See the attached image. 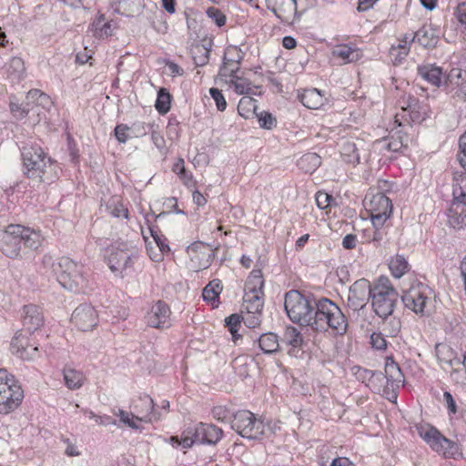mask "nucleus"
<instances>
[{
    "label": "nucleus",
    "instance_id": "nucleus-1",
    "mask_svg": "<svg viewBox=\"0 0 466 466\" xmlns=\"http://www.w3.org/2000/svg\"><path fill=\"white\" fill-rule=\"evenodd\" d=\"M315 311L310 327L317 331H330L333 335L342 336L349 328L348 318L332 300L321 298L314 302Z\"/></svg>",
    "mask_w": 466,
    "mask_h": 466
},
{
    "label": "nucleus",
    "instance_id": "nucleus-2",
    "mask_svg": "<svg viewBox=\"0 0 466 466\" xmlns=\"http://www.w3.org/2000/svg\"><path fill=\"white\" fill-rule=\"evenodd\" d=\"M24 173L36 182L50 183L53 180L54 165L43 148L36 144H25L21 151Z\"/></svg>",
    "mask_w": 466,
    "mask_h": 466
},
{
    "label": "nucleus",
    "instance_id": "nucleus-3",
    "mask_svg": "<svg viewBox=\"0 0 466 466\" xmlns=\"http://www.w3.org/2000/svg\"><path fill=\"white\" fill-rule=\"evenodd\" d=\"M43 263L45 265L51 264L57 281L65 289L77 292L83 291L86 288L87 281L84 276L83 266L71 258L62 257L55 263L52 261L51 256L45 255Z\"/></svg>",
    "mask_w": 466,
    "mask_h": 466
},
{
    "label": "nucleus",
    "instance_id": "nucleus-4",
    "mask_svg": "<svg viewBox=\"0 0 466 466\" xmlns=\"http://www.w3.org/2000/svg\"><path fill=\"white\" fill-rule=\"evenodd\" d=\"M399 294L386 277H380L372 284L371 306L377 316L386 319L392 315Z\"/></svg>",
    "mask_w": 466,
    "mask_h": 466
},
{
    "label": "nucleus",
    "instance_id": "nucleus-5",
    "mask_svg": "<svg viewBox=\"0 0 466 466\" xmlns=\"http://www.w3.org/2000/svg\"><path fill=\"white\" fill-rule=\"evenodd\" d=\"M318 299H309L299 291L292 289L286 293L284 307L289 319L302 326L311 325Z\"/></svg>",
    "mask_w": 466,
    "mask_h": 466
},
{
    "label": "nucleus",
    "instance_id": "nucleus-6",
    "mask_svg": "<svg viewBox=\"0 0 466 466\" xmlns=\"http://www.w3.org/2000/svg\"><path fill=\"white\" fill-rule=\"evenodd\" d=\"M223 436L222 429L208 423H198L194 428H187L179 439L177 436L170 438L173 444L182 446L184 449L190 448L194 443L217 444Z\"/></svg>",
    "mask_w": 466,
    "mask_h": 466
},
{
    "label": "nucleus",
    "instance_id": "nucleus-7",
    "mask_svg": "<svg viewBox=\"0 0 466 466\" xmlns=\"http://www.w3.org/2000/svg\"><path fill=\"white\" fill-rule=\"evenodd\" d=\"M24 390L15 377L0 369V414L15 411L22 403Z\"/></svg>",
    "mask_w": 466,
    "mask_h": 466
},
{
    "label": "nucleus",
    "instance_id": "nucleus-8",
    "mask_svg": "<svg viewBox=\"0 0 466 466\" xmlns=\"http://www.w3.org/2000/svg\"><path fill=\"white\" fill-rule=\"evenodd\" d=\"M432 290L424 283L416 282L403 291L401 300L405 308L420 316L430 315L432 309Z\"/></svg>",
    "mask_w": 466,
    "mask_h": 466
},
{
    "label": "nucleus",
    "instance_id": "nucleus-9",
    "mask_svg": "<svg viewBox=\"0 0 466 466\" xmlns=\"http://www.w3.org/2000/svg\"><path fill=\"white\" fill-rule=\"evenodd\" d=\"M416 431L431 450L443 457L451 458L458 453V445L442 435L437 428L420 423L416 425Z\"/></svg>",
    "mask_w": 466,
    "mask_h": 466
},
{
    "label": "nucleus",
    "instance_id": "nucleus-10",
    "mask_svg": "<svg viewBox=\"0 0 466 466\" xmlns=\"http://www.w3.org/2000/svg\"><path fill=\"white\" fill-rule=\"evenodd\" d=\"M231 428L241 437L257 440L266 434V426L249 410H238L233 416Z\"/></svg>",
    "mask_w": 466,
    "mask_h": 466
},
{
    "label": "nucleus",
    "instance_id": "nucleus-11",
    "mask_svg": "<svg viewBox=\"0 0 466 466\" xmlns=\"http://www.w3.org/2000/svg\"><path fill=\"white\" fill-rule=\"evenodd\" d=\"M366 209L370 214L372 225L384 226L392 213L391 200L383 193H377L364 199Z\"/></svg>",
    "mask_w": 466,
    "mask_h": 466
},
{
    "label": "nucleus",
    "instance_id": "nucleus-12",
    "mask_svg": "<svg viewBox=\"0 0 466 466\" xmlns=\"http://www.w3.org/2000/svg\"><path fill=\"white\" fill-rule=\"evenodd\" d=\"M22 238L21 225H8L0 232V250L10 258H18L22 248Z\"/></svg>",
    "mask_w": 466,
    "mask_h": 466
},
{
    "label": "nucleus",
    "instance_id": "nucleus-13",
    "mask_svg": "<svg viewBox=\"0 0 466 466\" xmlns=\"http://www.w3.org/2000/svg\"><path fill=\"white\" fill-rule=\"evenodd\" d=\"M399 105L403 113L402 117H409L412 123L420 124L428 117L430 111L428 105L420 102L414 96L403 95L399 99Z\"/></svg>",
    "mask_w": 466,
    "mask_h": 466
},
{
    "label": "nucleus",
    "instance_id": "nucleus-14",
    "mask_svg": "<svg viewBox=\"0 0 466 466\" xmlns=\"http://www.w3.org/2000/svg\"><path fill=\"white\" fill-rule=\"evenodd\" d=\"M187 252L190 258L191 268L195 271L209 268L215 258V251L211 247L201 241L192 243L187 247Z\"/></svg>",
    "mask_w": 466,
    "mask_h": 466
},
{
    "label": "nucleus",
    "instance_id": "nucleus-15",
    "mask_svg": "<svg viewBox=\"0 0 466 466\" xmlns=\"http://www.w3.org/2000/svg\"><path fill=\"white\" fill-rule=\"evenodd\" d=\"M170 314L168 305L162 300H157L147 312L145 320L151 328L167 329L171 326Z\"/></svg>",
    "mask_w": 466,
    "mask_h": 466
},
{
    "label": "nucleus",
    "instance_id": "nucleus-16",
    "mask_svg": "<svg viewBox=\"0 0 466 466\" xmlns=\"http://www.w3.org/2000/svg\"><path fill=\"white\" fill-rule=\"evenodd\" d=\"M372 284L365 279L356 280L350 288L348 306L358 310L365 306L366 301L371 298Z\"/></svg>",
    "mask_w": 466,
    "mask_h": 466
},
{
    "label": "nucleus",
    "instance_id": "nucleus-17",
    "mask_svg": "<svg viewBox=\"0 0 466 466\" xmlns=\"http://www.w3.org/2000/svg\"><path fill=\"white\" fill-rule=\"evenodd\" d=\"M267 8L281 22L292 24L298 15L297 0H265Z\"/></svg>",
    "mask_w": 466,
    "mask_h": 466
},
{
    "label": "nucleus",
    "instance_id": "nucleus-18",
    "mask_svg": "<svg viewBox=\"0 0 466 466\" xmlns=\"http://www.w3.org/2000/svg\"><path fill=\"white\" fill-rule=\"evenodd\" d=\"M71 322L82 331L91 330L97 324L96 311L89 304H81L73 311Z\"/></svg>",
    "mask_w": 466,
    "mask_h": 466
},
{
    "label": "nucleus",
    "instance_id": "nucleus-19",
    "mask_svg": "<svg viewBox=\"0 0 466 466\" xmlns=\"http://www.w3.org/2000/svg\"><path fill=\"white\" fill-rule=\"evenodd\" d=\"M11 350L22 360H30L36 356L38 348L30 343L23 330L17 331L11 341Z\"/></svg>",
    "mask_w": 466,
    "mask_h": 466
},
{
    "label": "nucleus",
    "instance_id": "nucleus-20",
    "mask_svg": "<svg viewBox=\"0 0 466 466\" xmlns=\"http://www.w3.org/2000/svg\"><path fill=\"white\" fill-rule=\"evenodd\" d=\"M22 323L24 329L33 333L44 325V316L40 308L36 305H26L23 309Z\"/></svg>",
    "mask_w": 466,
    "mask_h": 466
},
{
    "label": "nucleus",
    "instance_id": "nucleus-21",
    "mask_svg": "<svg viewBox=\"0 0 466 466\" xmlns=\"http://www.w3.org/2000/svg\"><path fill=\"white\" fill-rule=\"evenodd\" d=\"M114 12L128 17H136L143 13L144 0H110Z\"/></svg>",
    "mask_w": 466,
    "mask_h": 466
},
{
    "label": "nucleus",
    "instance_id": "nucleus-22",
    "mask_svg": "<svg viewBox=\"0 0 466 466\" xmlns=\"http://www.w3.org/2000/svg\"><path fill=\"white\" fill-rule=\"evenodd\" d=\"M363 146L362 141H355L353 139H344L339 145V153L344 162L356 166L360 163V147Z\"/></svg>",
    "mask_w": 466,
    "mask_h": 466
},
{
    "label": "nucleus",
    "instance_id": "nucleus-23",
    "mask_svg": "<svg viewBox=\"0 0 466 466\" xmlns=\"http://www.w3.org/2000/svg\"><path fill=\"white\" fill-rule=\"evenodd\" d=\"M383 377L387 380V388L399 389L404 385V375L392 358L386 359Z\"/></svg>",
    "mask_w": 466,
    "mask_h": 466
},
{
    "label": "nucleus",
    "instance_id": "nucleus-24",
    "mask_svg": "<svg viewBox=\"0 0 466 466\" xmlns=\"http://www.w3.org/2000/svg\"><path fill=\"white\" fill-rule=\"evenodd\" d=\"M132 254L127 250L112 252L108 257V267L112 272L121 274L131 267Z\"/></svg>",
    "mask_w": 466,
    "mask_h": 466
},
{
    "label": "nucleus",
    "instance_id": "nucleus-25",
    "mask_svg": "<svg viewBox=\"0 0 466 466\" xmlns=\"http://www.w3.org/2000/svg\"><path fill=\"white\" fill-rule=\"evenodd\" d=\"M260 289H245L243 297V309L252 314L262 313L263 298Z\"/></svg>",
    "mask_w": 466,
    "mask_h": 466
},
{
    "label": "nucleus",
    "instance_id": "nucleus-26",
    "mask_svg": "<svg viewBox=\"0 0 466 466\" xmlns=\"http://www.w3.org/2000/svg\"><path fill=\"white\" fill-rule=\"evenodd\" d=\"M22 230V244L25 249L38 250L44 244L45 237L40 230L25 227L21 225Z\"/></svg>",
    "mask_w": 466,
    "mask_h": 466
},
{
    "label": "nucleus",
    "instance_id": "nucleus-27",
    "mask_svg": "<svg viewBox=\"0 0 466 466\" xmlns=\"http://www.w3.org/2000/svg\"><path fill=\"white\" fill-rule=\"evenodd\" d=\"M448 223L454 229L466 228V205L465 203L453 202L448 213Z\"/></svg>",
    "mask_w": 466,
    "mask_h": 466
},
{
    "label": "nucleus",
    "instance_id": "nucleus-28",
    "mask_svg": "<svg viewBox=\"0 0 466 466\" xmlns=\"http://www.w3.org/2000/svg\"><path fill=\"white\" fill-rule=\"evenodd\" d=\"M135 410L141 415V420L146 422L157 420L160 418V415L154 411V401L148 395L139 398L138 404L135 406Z\"/></svg>",
    "mask_w": 466,
    "mask_h": 466
},
{
    "label": "nucleus",
    "instance_id": "nucleus-29",
    "mask_svg": "<svg viewBox=\"0 0 466 466\" xmlns=\"http://www.w3.org/2000/svg\"><path fill=\"white\" fill-rule=\"evenodd\" d=\"M332 55L339 58L344 64L356 62L362 56L360 49L349 45L335 46L332 50Z\"/></svg>",
    "mask_w": 466,
    "mask_h": 466
},
{
    "label": "nucleus",
    "instance_id": "nucleus-30",
    "mask_svg": "<svg viewBox=\"0 0 466 466\" xmlns=\"http://www.w3.org/2000/svg\"><path fill=\"white\" fill-rule=\"evenodd\" d=\"M435 352L439 361L441 363H446L451 367L461 366L462 364V359L458 357L457 352L449 345L437 344Z\"/></svg>",
    "mask_w": 466,
    "mask_h": 466
},
{
    "label": "nucleus",
    "instance_id": "nucleus-31",
    "mask_svg": "<svg viewBox=\"0 0 466 466\" xmlns=\"http://www.w3.org/2000/svg\"><path fill=\"white\" fill-rule=\"evenodd\" d=\"M299 98L301 103L310 109L320 108L327 100L325 96L317 88L304 90Z\"/></svg>",
    "mask_w": 466,
    "mask_h": 466
},
{
    "label": "nucleus",
    "instance_id": "nucleus-32",
    "mask_svg": "<svg viewBox=\"0 0 466 466\" xmlns=\"http://www.w3.org/2000/svg\"><path fill=\"white\" fill-rule=\"evenodd\" d=\"M419 75L432 86L439 87L443 76L442 69L433 65H424L418 67Z\"/></svg>",
    "mask_w": 466,
    "mask_h": 466
},
{
    "label": "nucleus",
    "instance_id": "nucleus-33",
    "mask_svg": "<svg viewBox=\"0 0 466 466\" xmlns=\"http://www.w3.org/2000/svg\"><path fill=\"white\" fill-rule=\"evenodd\" d=\"M63 375L66 386L71 390L81 388L86 380V377L81 370L71 367H65Z\"/></svg>",
    "mask_w": 466,
    "mask_h": 466
},
{
    "label": "nucleus",
    "instance_id": "nucleus-34",
    "mask_svg": "<svg viewBox=\"0 0 466 466\" xmlns=\"http://www.w3.org/2000/svg\"><path fill=\"white\" fill-rule=\"evenodd\" d=\"M387 235V229L383 226L372 225V228L362 230V243H373L375 246H380Z\"/></svg>",
    "mask_w": 466,
    "mask_h": 466
},
{
    "label": "nucleus",
    "instance_id": "nucleus-35",
    "mask_svg": "<svg viewBox=\"0 0 466 466\" xmlns=\"http://www.w3.org/2000/svg\"><path fill=\"white\" fill-rule=\"evenodd\" d=\"M412 42H415L413 33L405 34L402 36V38L399 40V43L396 46H391L390 54L391 56H395V61L400 62L408 56L410 48V44Z\"/></svg>",
    "mask_w": 466,
    "mask_h": 466
},
{
    "label": "nucleus",
    "instance_id": "nucleus-36",
    "mask_svg": "<svg viewBox=\"0 0 466 466\" xmlns=\"http://www.w3.org/2000/svg\"><path fill=\"white\" fill-rule=\"evenodd\" d=\"M283 342L292 349L289 350L290 355H296L303 343L301 333L294 327H288L284 332Z\"/></svg>",
    "mask_w": 466,
    "mask_h": 466
},
{
    "label": "nucleus",
    "instance_id": "nucleus-37",
    "mask_svg": "<svg viewBox=\"0 0 466 466\" xmlns=\"http://www.w3.org/2000/svg\"><path fill=\"white\" fill-rule=\"evenodd\" d=\"M321 164V158L317 153L309 152L298 160V167L305 173L314 172Z\"/></svg>",
    "mask_w": 466,
    "mask_h": 466
},
{
    "label": "nucleus",
    "instance_id": "nucleus-38",
    "mask_svg": "<svg viewBox=\"0 0 466 466\" xmlns=\"http://www.w3.org/2000/svg\"><path fill=\"white\" fill-rule=\"evenodd\" d=\"M452 196L454 202L466 204V173H461L454 177Z\"/></svg>",
    "mask_w": 466,
    "mask_h": 466
},
{
    "label": "nucleus",
    "instance_id": "nucleus-39",
    "mask_svg": "<svg viewBox=\"0 0 466 466\" xmlns=\"http://www.w3.org/2000/svg\"><path fill=\"white\" fill-rule=\"evenodd\" d=\"M258 346L266 354L275 353L279 350V338L272 332L264 333L258 339Z\"/></svg>",
    "mask_w": 466,
    "mask_h": 466
},
{
    "label": "nucleus",
    "instance_id": "nucleus-40",
    "mask_svg": "<svg viewBox=\"0 0 466 466\" xmlns=\"http://www.w3.org/2000/svg\"><path fill=\"white\" fill-rule=\"evenodd\" d=\"M25 73V64L22 58L12 57L7 67V76L12 82H19Z\"/></svg>",
    "mask_w": 466,
    "mask_h": 466
},
{
    "label": "nucleus",
    "instance_id": "nucleus-41",
    "mask_svg": "<svg viewBox=\"0 0 466 466\" xmlns=\"http://www.w3.org/2000/svg\"><path fill=\"white\" fill-rule=\"evenodd\" d=\"M257 103L258 101L249 96L241 97L238 105V114L246 119L250 118L257 114Z\"/></svg>",
    "mask_w": 466,
    "mask_h": 466
},
{
    "label": "nucleus",
    "instance_id": "nucleus-42",
    "mask_svg": "<svg viewBox=\"0 0 466 466\" xmlns=\"http://www.w3.org/2000/svg\"><path fill=\"white\" fill-rule=\"evenodd\" d=\"M381 142L383 143L382 147L388 151L400 152L403 148L408 147L409 137L408 136L398 133Z\"/></svg>",
    "mask_w": 466,
    "mask_h": 466
},
{
    "label": "nucleus",
    "instance_id": "nucleus-43",
    "mask_svg": "<svg viewBox=\"0 0 466 466\" xmlns=\"http://www.w3.org/2000/svg\"><path fill=\"white\" fill-rule=\"evenodd\" d=\"M225 82L232 86L234 91L238 95L254 94L252 92L253 86L251 81L243 76H237L230 79H226Z\"/></svg>",
    "mask_w": 466,
    "mask_h": 466
},
{
    "label": "nucleus",
    "instance_id": "nucleus-44",
    "mask_svg": "<svg viewBox=\"0 0 466 466\" xmlns=\"http://www.w3.org/2000/svg\"><path fill=\"white\" fill-rule=\"evenodd\" d=\"M389 266L392 275L397 279L401 278L410 269V265L402 255L393 257Z\"/></svg>",
    "mask_w": 466,
    "mask_h": 466
},
{
    "label": "nucleus",
    "instance_id": "nucleus-45",
    "mask_svg": "<svg viewBox=\"0 0 466 466\" xmlns=\"http://www.w3.org/2000/svg\"><path fill=\"white\" fill-rule=\"evenodd\" d=\"M91 30L93 31L94 35L97 38L107 37L112 35L113 31L111 24L109 22H106L103 15L99 16L92 23Z\"/></svg>",
    "mask_w": 466,
    "mask_h": 466
},
{
    "label": "nucleus",
    "instance_id": "nucleus-46",
    "mask_svg": "<svg viewBox=\"0 0 466 466\" xmlns=\"http://www.w3.org/2000/svg\"><path fill=\"white\" fill-rule=\"evenodd\" d=\"M171 96L166 88H160L157 93L155 107L160 115L167 114L170 109Z\"/></svg>",
    "mask_w": 466,
    "mask_h": 466
},
{
    "label": "nucleus",
    "instance_id": "nucleus-47",
    "mask_svg": "<svg viewBox=\"0 0 466 466\" xmlns=\"http://www.w3.org/2000/svg\"><path fill=\"white\" fill-rule=\"evenodd\" d=\"M415 42H418L424 47H430L435 45L436 41L431 30L422 27L413 34Z\"/></svg>",
    "mask_w": 466,
    "mask_h": 466
},
{
    "label": "nucleus",
    "instance_id": "nucleus-48",
    "mask_svg": "<svg viewBox=\"0 0 466 466\" xmlns=\"http://www.w3.org/2000/svg\"><path fill=\"white\" fill-rule=\"evenodd\" d=\"M239 71V66L236 63L234 64L229 60L227 56H224L223 65L219 69L218 76L225 80L228 77L230 79L237 76V73Z\"/></svg>",
    "mask_w": 466,
    "mask_h": 466
},
{
    "label": "nucleus",
    "instance_id": "nucleus-49",
    "mask_svg": "<svg viewBox=\"0 0 466 466\" xmlns=\"http://www.w3.org/2000/svg\"><path fill=\"white\" fill-rule=\"evenodd\" d=\"M114 414L119 417L120 421L125 425L128 426L131 429L137 430L139 429L138 421H143L141 417L136 416L133 413L125 411L121 409H118L116 411H114Z\"/></svg>",
    "mask_w": 466,
    "mask_h": 466
},
{
    "label": "nucleus",
    "instance_id": "nucleus-50",
    "mask_svg": "<svg viewBox=\"0 0 466 466\" xmlns=\"http://www.w3.org/2000/svg\"><path fill=\"white\" fill-rule=\"evenodd\" d=\"M27 101H35L37 105L49 108L53 102L49 96L41 92L39 89H32L26 95Z\"/></svg>",
    "mask_w": 466,
    "mask_h": 466
},
{
    "label": "nucleus",
    "instance_id": "nucleus-51",
    "mask_svg": "<svg viewBox=\"0 0 466 466\" xmlns=\"http://www.w3.org/2000/svg\"><path fill=\"white\" fill-rule=\"evenodd\" d=\"M356 374L360 380H362L363 381L368 380V386H370V384L375 381L382 382L384 380L383 373L380 371H373L359 368Z\"/></svg>",
    "mask_w": 466,
    "mask_h": 466
},
{
    "label": "nucleus",
    "instance_id": "nucleus-52",
    "mask_svg": "<svg viewBox=\"0 0 466 466\" xmlns=\"http://www.w3.org/2000/svg\"><path fill=\"white\" fill-rule=\"evenodd\" d=\"M222 288L218 281L213 280L209 282L203 289L202 297L205 301H215L219 293L221 292Z\"/></svg>",
    "mask_w": 466,
    "mask_h": 466
},
{
    "label": "nucleus",
    "instance_id": "nucleus-53",
    "mask_svg": "<svg viewBox=\"0 0 466 466\" xmlns=\"http://www.w3.org/2000/svg\"><path fill=\"white\" fill-rule=\"evenodd\" d=\"M191 52L196 66H202L208 62L210 50L204 46H196Z\"/></svg>",
    "mask_w": 466,
    "mask_h": 466
},
{
    "label": "nucleus",
    "instance_id": "nucleus-54",
    "mask_svg": "<svg viewBox=\"0 0 466 466\" xmlns=\"http://www.w3.org/2000/svg\"><path fill=\"white\" fill-rule=\"evenodd\" d=\"M107 209L115 218H128V209L118 199L112 198L107 204Z\"/></svg>",
    "mask_w": 466,
    "mask_h": 466
},
{
    "label": "nucleus",
    "instance_id": "nucleus-55",
    "mask_svg": "<svg viewBox=\"0 0 466 466\" xmlns=\"http://www.w3.org/2000/svg\"><path fill=\"white\" fill-rule=\"evenodd\" d=\"M241 317L238 314H231L225 319V326L232 335V339L236 342L240 336L238 334L241 323Z\"/></svg>",
    "mask_w": 466,
    "mask_h": 466
},
{
    "label": "nucleus",
    "instance_id": "nucleus-56",
    "mask_svg": "<svg viewBox=\"0 0 466 466\" xmlns=\"http://www.w3.org/2000/svg\"><path fill=\"white\" fill-rule=\"evenodd\" d=\"M264 286V279L260 269H254L250 273L246 284V289H260Z\"/></svg>",
    "mask_w": 466,
    "mask_h": 466
},
{
    "label": "nucleus",
    "instance_id": "nucleus-57",
    "mask_svg": "<svg viewBox=\"0 0 466 466\" xmlns=\"http://www.w3.org/2000/svg\"><path fill=\"white\" fill-rule=\"evenodd\" d=\"M155 127L154 123L135 122L129 127V132L136 137L146 136L152 128Z\"/></svg>",
    "mask_w": 466,
    "mask_h": 466
},
{
    "label": "nucleus",
    "instance_id": "nucleus-58",
    "mask_svg": "<svg viewBox=\"0 0 466 466\" xmlns=\"http://www.w3.org/2000/svg\"><path fill=\"white\" fill-rule=\"evenodd\" d=\"M258 117V121L259 127L265 129H272L277 123L276 118L272 116L271 113L267 111H262L260 113L256 114Z\"/></svg>",
    "mask_w": 466,
    "mask_h": 466
},
{
    "label": "nucleus",
    "instance_id": "nucleus-59",
    "mask_svg": "<svg viewBox=\"0 0 466 466\" xmlns=\"http://www.w3.org/2000/svg\"><path fill=\"white\" fill-rule=\"evenodd\" d=\"M209 94L215 101L216 106L218 111H224L227 108V101L222 92L215 87L209 89Z\"/></svg>",
    "mask_w": 466,
    "mask_h": 466
},
{
    "label": "nucleus",
    "instance_id": "nucleus-60",
    "mask_svg": "<svg viewBox=\"0 0 466 466\" xmlns=\"http://www.w3.org/2000/svg\"><path fill=\"white\" fill-rule=\"evenodd\" d=\"M384 330L388 332V336L396 337L401 329V322L399 318H392L389 322L384 323Z\"/></svg>",
    "mask_w": 466,
    "mask_h": 466
},
{
    "label": "nucleus",
    "instance_id": "nucleus-61",
    "mask_svg": "<svg viewBox=\"0 0 466 466\" xmlns=\"http://www.w3.org/2000/svg\"><path fill=\"white\" fill-rule=\"evenodd\" d=\"M29 102L26 104V106H22L15 102L10 103V110L13 114V116L17 119H22L27 116V114L30 111V108L28 107Z\"/></svg>",
    "mask_w": 466,
    "mask_h": 466
},
{
    "label": "nucleus",
    "instance_id": "nucleus-62",
    "mask_svg": "<svg viewBox=\"0 0 466 466\" xmlns=\"http://www.w3.org/2000/svg\"><path fill=\"white\" fill-rule=\"evenodd\" d=\"M207 15L210 17L218 26L226 24V15L216 7H209L207 10Z\"/></svg>",
    "mask_w": 466,
    "mask_h": 466
},
{
    "label": "nucleus",
    "instance_id": "nucleus-63",
    "mask_svg": "<svg viewBox=\"0 0 466 466\" xmlns=\"http://www.w3.org/2000/svg\"><path fill=\"white\" fill-rule=\"evenodd\" d=\"M451 378L456 383L464 384L466 382V367L460 368V366L451 367Z\"/></svg>",
    "mask_w": 466,
    "mask_h": 466
},
{
    "label": "nucleus",
    "instance_id": "nucleus-64",
    "mask_svg": "<svg viewBox=\"0 0 466 466\" xmlns=\"http://www.w3.org/2000/svg\"><path fill=\"white\" fill-rule=\"evenodd\" d=\"M460 153L458 154V159L463 168L466 169V132L461 136L459 139Z\"/></svg>",
    "mask_w": 466,
    "mask_h": 466
}]
</instances>
